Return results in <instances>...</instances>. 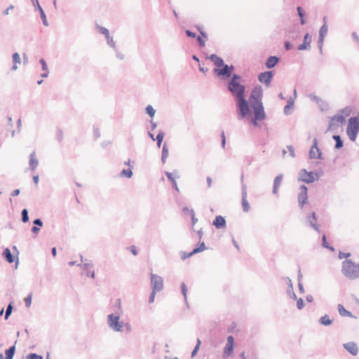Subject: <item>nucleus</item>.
Here are the masks:
<instances>
[{
	"label": "nucleus",
	"instance_id": "4c0bfd02",
	"mask_svg": "<svg viewBox=\"0 0 359 359\" xmlns=\"http://www.w3.org/2000/svg\"><path fill=\"white\" fill-rule=\"evenodd\" d=\"M241 76L237 74H233L231 76L229 79L227 83H241Z\"/></svg>",
	"mask_w": 359,
	"mask_h": 359
},
{
	"label": "nucleus",
	"instance_id": "e2e57ef3",
	"mask_svg": "<svg viewBox=\"0 0 359 359\" xmlns=\"http://www.w3.org/2000/svg\"><path fill=\"white\" fill-rule=\"evenodd\" d=\"M33 224L34 226L41 228L43 226V222L40 218L35 219L33 221Z\"/></svg>",
	"mask_w": 359,
	"mask_h": 359
},
{
	"label": "nucleus",
	"instance_id": "4468645a",
	"mask_svg": "<svg viewBox=\"0 0 359 359\" xmlns=\"http://www.w3.org/2000/svg\"><path fill=\"white\" fill-rule=\"evenodd\" d=\"M312 39L309 32L306 33L304 36L303 43L298 46L299 50H309L311 49V43Z\"/></svg>",
	"mask_w": 359,
	"mask_h": 359
},
{
	"label": "nucleus",
	"instance_id": "774afa93",
	"mask_svg": "<svg viewBox=\"0 0 359 359\" xmlns=\"http://www.w3.org/2000/svg\"><path fill=\"white\" fill-rule=\"evenodd\" d=\"M123 327H125V329L128 333H130L132 332V326L129 323H124Z\"/></svg>",
	"mask_w": 359,
	"mask_h": 359
},
{
	"label": "nucleus",
	"instance_id": "58836bf2",
	"mask_svg": "<svg viewBox=\"0 0 359 359\" xmlns=\"http://www.w3.org/2000/svg\"><path fill=\"white\" fill-rule=\"evenodd\" d=\"M21 220H22V222L23 223H27L29 220V212H28L27 209H26V208H24V209L22 210V212H21Z\"/></svg>",
	"mask_w": 359,
	"mask_h": 359
},
{
	"label": "nucleus",
	"instance_id": "680f3d73",
	"mask_svg": "<svg viewBox=\"0 0 359 359\" xmlns=\"http://www.w3.org/2000/svg\"><path fill=\"white\" fill-rule=\"evenodd\" d=\"M57 140L60 142L62 140L63 138V132L60 128H57Z\"/></svg>",
	"mask_w": 359,
	"mask_h": 359
},
{
	"label": "nucleus",
	"instance_id": "c03bdc74",
	"mask_svg": "<svg viewBox=\"0 0 359 359\" xmlns=\"http://www.w3.org/2000/svg\"><path fill=\"white\" fill-rule=\"evenodd\" d=\"M206 249L205 245L203 242L201 243L198 247L193 249V253L197 254L203 252Z\"/></svg>",
	"mask_w": 359,
	"mask_h": 359
},
{
	"label": "nucleus",
	"instance_id": "6e6552de",
	"mask_svg": "<svg viewBox=\"0 0 359 359\" xmlns=\"http://www.w3.org/2000/svg\"><path fill=\"white\" fill-rule=\"evenodd\" d=\"M247 116L246 118H248ZM251 123L254 126H258L259 123L258 121H264L266 117V113L264 110H252V115H251Z\"/></svg>",
	"mask_w": 359,
	"mask_h": 359
},
{
	"label": "nucleus",
	"instance_id": "412c9836",
	"mask_svg": "<svg viewBox=\"0 0 359 359\" xmlns=\"http://www.w3.org/2000/svg\"><path fill=\"white\" fill-rule=\"evenodd\" d=\"M344 348L352 355L355 356L358 353V348L355 342L351 341L344 344Z\"/></svg>",
	"mask_w": 359,
	"mask_h": 359
},
{
	"label": "nucleus",
	"instance_id": "a19ab883",
	"mask_svg": "<svg viewBox=\"0 0 359 359\" xmlns=\"http://www.w3.org/2000/svg\"><path fill=\"white\" fill-rule=\"evenodd\" d=\"M201 344V340L199 339H197L196 344L195 347L194 348V349L192 350L191 353V357L192 358L196 355V354L199 350Z\"/></svg>",
	"mask_w": 359,
	"mask_h": 359
},
{
	"label": "nucleus",
	"instance_id": "39448f33",
	"mask_svg": "<svg viewBox=\"0 0 359 359\" xmlns=\"http://www.w3.org/2000/svg\"><path fill=\"white\" fill-rule=\"evenodd\" d=\"M359 133V114L348 118L346 134L349 140L355 142Z\"/></svg>",
	"mask_w": 359,
	"mask_h": 359
},
{
	"label": "nucleus",
	"instance_id": "f704fd0d",
	"mask_svg": "<svg viewBox=\"0 0 359 359\" xmlns=\"http://www.w3.org/2000/svg\"><path fill=\"white\" fill-rule=\"evenodd\" d=\"M233 345L226 344L224 348L223 357L227 358L233 352Z\"/></svg>",
	"mask_w": 359,
	"mask_h": 359
},
{
	"label": "nucleus",
	"instance_id": "bf43d9fd",
	"mask_svg": "<svg viewBox=\"0 0 359 359\" xmlns=\"http://www.w3.org/2000/svg\"><path fill=\"white\" fill-rule=\"evenodd\" d=\"M39 63L41 65V68L43 71H48V65L46 64V60L43 58H41L39 60Z\"/></svg>",
	"mask_w": 359,
	"mask_h": 359
},
{
	"label": "nucleus",
	"instance_id": "69168bd1",
	"mask_svg": "<svg viewBox=\"0 0 359 359\" xmlns=\"http://www.w3.org/2000/svg\"><path fill=\"white\" fill-rule=\"evenodd\" d=\"M156 292H157V291H154V290L151 291L150 296L149 297V304H151L154 302Z\"/></svg>",
	"mask_w": 359,
	"mask_h": 359
},
{
	"label": "nucleus",
	"instance_id": "20e7f679",
	"mask_svg": "<svg viewBox=\"0 0 359 359\" xmlns=\"http://www.w3.org/2000/svg\"><path fill=\"white\" fill-rule=\"evenodd\" d=\"M342 273L350 279L359 277V264H355L351 259H346L342 262Z\"/></svg>",
	"mask_w": 359,
	"mask_h": 359
},
{
	"label": "nucleus",
	"instance_id": "cd10ccee",
	"mask_svg": "<svg viewBox=\"0 0 359 359\" xmlns=\"http://www.w3.org/2000/svg\"><path fill=\"white\" fill-rule=\"evenodd\" d=\"M332 138L335 141V149H340L344 147V142L339 135H334Z\"/></svg>",
	"mask_w": 359,
	"mask_h": 359
},
{
	"label": "nucleus",
	"instance_id": "72a5a7b5",
	"mask_svg": "<svg viewBox=\"0 0 359 359\" xmlns=\"http://www.w3.org/2000/svg\"><path fill=\"white\" fill-rule=\"evenodd\" d=\"M168 154H169L168 147L167 143L165 142L163 144V148H162L161 161H162L163 163H165L166 158L168 156Z\"/></svg>",
	"mask_w": 359,
	"mask_h": 359
},
{
	"label": "nucleus",
	"instance_id": "2eb2a0df",
	"mask_svg": "<svg viewBox=\"0 0 359 359\" xmlns=\"http://www.w3.org/2000/svg\"><path fill=\"white\" fill-rule=\"evenodd\" d=\"M241 195H242L241 204H242L243 210L245 212H249V210L250 209V206L249 203L247 201V186H246V184H243Z\"/></svg>",
	"mask_w": 359,
	"mask_h": 359
},
{
	"label": "nucleus",
	"instance_id": "c9c22d12",
	"mask_svg": "<svg viewBox=\"0 0 359 359\" xmlns=\"http://www.w3.org/2000/svg\"><path fill=\"white\" fill-rule=\"evenodd\" d=\"M322 246L324 248L330 250L331 252H334L335 250L334 248L329 244L327 241L326 235L323 234L322 236Z\"/></svg>",
	"mask_w": 359,
	"mask_h": 359
},
{
	"label": "nucleus",
	"instance_id": "4be33fe9",
	"mask_svg": "<svg viewBox=\"0 0 359 359\" xmlns=\"http://www.w3.org/2000/svg\"><path fill=\"white\" fill-rule=\"evenodd\" d=\"M334 121L339 123H343L346 121L345 116H344L342 114H339L334 115L330 118V121L329 123V127L327 128V130L332 129L333 126H334V124H335Z\"/></svg>",
	"mask_w": 359,
	"mask_h": 359
},
{
	"label": "nucleus",
	"instance_id": "7c9ffc66",
	"mask_svg": "<svg viewBox=\"0 0 359 359\" xmlns=\"http://www.w3.org/2000/svg\"><path fill=\"white\" fill-rule=\"evenodd\" d=\"M319 323L324 326H329L333 323V320L330 319L327 314L320 317L318 320Z\"/></svg>",
	"mask_w": 359,
	"mask_h": 359
},
{
	"label": "nucleus",
	"instance_id": "79ce46f5",
	"mask_svg": "<svg viewBox=\"0 0 359 359\" xmlns=\"http://www.w3.org/2000/svg\"><path fill=\"white\" fill-rule=\"evenodd\" d=\"M146 113L151 117L154 118L155 115L156 110L153 108V107L150 104L147 105L145 108Z\"/></svg>",
	"mask_w": 359,
	"mask_h": 359
},
{
	"label": "nucleus",
	"instance_id": "a211bd4d",
	"mask_svg": "<svg viewBox=\"0 0 359 359\" xmlns=\"http://www.w3.org/2000/svg\"><path fill=\"white\" fill-rule=\"evenodd\" d=\"M212 225L217 229H222L226 226V222L223 216L217 215L213 220Z\"/></svg>",
	"mask_w": 359,
	"mask_h": 359
},
{
	"label": "nucleus",
	"instance_id": "7ed1b4c3",
	"mask_svg": "<svg viewBox=\"0 0 359 359\" xmlns=\"http://www.w3.org/2000/svg\"><path fill=\"white\" fill-rule=\"evenodd\" d=\"M263 88L257 84L255 86L250 94L248 102L250 104V109L252 110H264L262 102Z\"/></svg>",
	"mask_w": 359,
	"mask_h": 359
},
{
	"label": "nucleus",
	"instance_id": "b1692460",
	"mask_svg": "<svg viewBox=\"0 0 359 359\" xmlns=\"http://www.w3.org/2000/svg\"><path fill=\"white\" fill-rule=\"evenodd\" d=\"M294 100L293 98L290 97L287 102V104L285 106L283 111L285 115H290L292 114V109L294 107Z\"/></svg>",
	"mask_w": 359,
	"mask_h": 359
},
{
	"label": "nucleus",
	"instance_id": "a18cd8bd",
	"mask_svg": "<svg viewBox=\"0 0 359 359\" xmlns=\"http://www.w3.org/2000/svg\"><path fill=\"white\" fill-rule=\"evenodd\" d=\"M351 111H352V109L349 106H347V107L340 109V111H339V112H341L342 114V115L344 116H345V118L346 116H349L350 114H351Z\"/></svg>",
	"mask_w": 359,
	"mask_h": 359
},
{
	"label": "nucleus",
	"instance_id": "bb28decb",
	"mask_svg": "<svg viewBox=\"0 0 359 359\" xmlns=\"http://www.w3.org/2000/svg\"><path fill=\"white\" fill-rule=\"evenodd\" d=\"M283 180V175L280 174L277 175L274 180H273V194H276L278 193V189L282 182Z\"/></svg>",
	"mask_w": 359,
	"mask_h": 359
},
{
	"label": "nucleus",
	"instance_id": "09e8293b",
	"mask_svg": "<svg viewBox=\"0 0 359 359\" xmlns=\"http://www.w3.org/2000/svg\"><path fill=\"white\" fill-rule=\"evenodd\" d=\"M180 255H181V259L182 260H185L186 259L193 256L194 255H195V253H193V250L189 253L186 252H184V251H181L180 252Z\"/></svg>",
	"mask_w": 359,
	"mask_h": 359
},
{
	"label": "nucleus",
	"instance_id": "49530a36",
	"mask_svg": "<svg viewBox=\"0 0 359 359\" xmlns=\"http://www.w3.org/2000/svg\"><path fill=\"white\" fill-rule=\"evenodd\" d=\"M181 292L184 296L186 303H187V287L184 283L181 284Z\"/></svg>",
	"mask_w": 359,
	"mask_h": 359
},
{
	"label": "nucleus",
	"instance_id": "ea45409f",
	"mask_svg": "<svg viewBox=\"0 0 359 359\" xmlns=\"http://www.w3.org/2000/svg\"><path fill=\"white\" fill-rule=\"evenodd\" d=\"M13 309V302H10L8 304V306L6 307V309L5 316H4V319L5 320H8V318L10 317V316L12 313Z\"/></svg>",
	"mask_w": 359,
	"mask_h": 359
},
{
	"label": "nucleus",
	"instance_id": "1a4fd4ad",
	"mask_svg": "<svg viewBox=\"0 0 359 359\" xmlns=\"http://www.w3.org/2000/svg\"><path fill=\"white\" fill-rule=\"evenodd\" d=\"M151 285L152 290L160 292L163 288V280L162 277L154 273L151 274Z\"/></svg>",
	"mask_w": 359,
	"mask_h": 359
},
{
	"label": "nucleus",
	"instance_id": "6ab92c4d",
	"mask_svg": "<svg viewBox=\"0 0 359 359\" xmlns=\"http://www.w3.org/2000/svg\"><path fill=\"white\" fill-rule=\"evenodd\" d=\"M280 62V57L276 55H271L268 57L265 61V66L267 69H271L275 67Z\"/></svg>",
	"mask_w": 359,
	"mask_h": 359
},
{
	"label": "nucleus",
	"instance_id": "13d9d810",
	"mask_svg": "<svg viewBox=\"0 0 359 359\" xmlns=\"http://www.w3.org/2000/svg\"><path fill=\"white\" fill-rule=\"evenodd\" d=\"M304 302L303 299L299 298V299H297V307L299 310L302 309L304 307Z\"/></svg>",
	"mask_w": 359,
	"mask_h": 359
},
{
	"label": "nucleus",
	"instance_id": "c756f323",
	"mask_svg": "<svg viewBox=\"0 0 359 359\" xmlns=\"http://www.w3.org/2000/svg\"><path fill=\"white\" fill-rule=\"evenodd\" d=\"M288 280V287L287 289V294L290 297V298L296 300L297 299L296 294L293 290V285L291 280L289 278H287Z\"/></svg>",
	"mask_w": 359,
	"mask_h": 359
},
{
	"label": "nucleus",
	"instance_id": "f8f14e48",
	"mask_svg": "<svg viewBox=\"0 0 359 359\" xmlns=\"http://www.w3.org/2000/svg\"><path fill=\"white\" fill-rule=\"evenodd\" d=\"M2 256L4 259L9 264H12L15 262V268L18 267V265L19 264V259L18 257H17L15 255H13L11 250L8 248H5L2 252Z\"/></svg>",
	"mask_w": 359,
	"mask_h": 359
},
{
	"label": "nucleus",
	"instance_id": "423d86ee",
	"mask_svg": "<svg viewBox=\"0 0 359 359\" xmlns=\"http://www.w3.org/2000/svg\"><path fill=\"white\" fill-rule=\"evenodd\" d=\"M233 70V65H228L224 63V65L215 68L213 72L217 76L221 78L222 80H227L231 76Z\"/></svg>",
	"mask_w": 359,
	"mask_h": 359
},
{
	"label": "nucleus",
	"instance_id": "37998d69",
	"mask_svg": "<svg viewBox=\"0 0 359 359\" xmlns=\"http://www.w3.org/2000/svg\"><path fill=\"white\" fill-rule=\"evenodd\" d=\"M328 27L327 25L323 24L319 30V36L325 37L327 34Z\"/></svg>",
	"mask_w": 359,
	"mask_h": 359
},
{
	"label": "nucleus",
	"instance_id": "473e14b6",
	"mask_svg": "<svg viewBox=\"0 0 359 359\" xmlns=\"http://www.w3.org/2000/svg\"><path fill=\"white\" fill-rule=\"evenodd\" d=\"M338 311L341 316L353 317L352 313L347 311L341 304H338Z\"/></svg>",
	"mask_w": 359,
	"mask_h": 359
},
{
	"label": "nucleus",
	"instance_id": "052dcab7",
	"mask_svg": "<svg viewBox=\"0 0 359 359\" xmlns=\"http://www.w3.org/2000/svg\"><path fill=\"white\" fill-rule=\"evenodd\" d=\"M185 34H186L187 36H188L189 38H191V39L196 38V36H197L195 32H191L189 29H186L185 30Z\"/></svg>",
	"mask_w": 359,
	"mask_h": 359
},
{
	"label": "nucleus",
	"instance_id": "2f4dec72",
	"mask_svg": "<svg viewBox=\"0 0 359 359\" xmlns=\"http://www.w3.org/2000/svg\"><path fill=\"white\" fill-rule=\"evenodd\" d=\"M15 353V345L10 346L5 351V359H13Z\"/></svg>",
	"mask_w": 359,
	"mask_h": 359
},
{
	"label": "nucleus",
	"instance_id": "9b49d317",
	"mask_svg": "<svg viewBox=\"0 0 359 359\" xmlns=\"http://www.w3.org/2000/svg\"><path fill=\"white\" fill-rule=\"evenodd\" d=\"M299 176L300 177L299 178V180L304 182L307 184L313 183L316 180V178L314 177V172H308L306 171V169H302L300 170Z\"/></svg>",
	"mask_w": 359,
	"mask_h": 359
},
{
	"label": "nucleus",
	"instance_id": "de8ad7c7",
	"mask_svg": "<svg viewBox=\"0 0 359 359\" xmlns=\"http://www.w3.org/2000/svg\"><path fill=\"white\" fill-rule=\"evenodd\" d=\"M121 175L126 177L127 178H130L133 176V171L130 168L123 169L121 171Z\"/></svg>",
	"mask_w": 359,
	"mask_h": 359
},
{
	"label": "nucleus",
	"instance_id": "6e6d98bb",
	"mask_svg": "<svg viewBox=\"0 0 359 359\" xmlns=\"http://www.w3.org/2000/svg\"><path fill=\"white\" fill-rule=\"evenodd\" d=\"M13 62L15 64H20L21 62V59L18 53H14L12 55Z\"/></svg>",
	"mask_w": 359,
	"mask_h": 359
},
{
	"label": "nucleus",
	"instance_id": "3c124183",
	"mask_svg": "<svg viewBox=\"0 0 359 359\" xmlns=\"http://www.w3.org/2000/svg\"><path fill=\"white\" fill-rule=\"evenodd\" d=\"M40 17L42 20V22L44 26H48V20L46 19V13L44 12V11L43 9H41V13H40Z\"/></svg>",
	"mask_w": 359,
	"mask_h": 359
},
{
	"label": "nucleus",
	"instance_id": "aec40b11",
	"mask_svg": "<svg viewBox=\"0 0 359 359\" xmlns=\"http://www.w3.org/2000/svg\"><path fill=\"white\" fill-rule=\"evenodd\" d=\"M309 226L313 228L315 231L320 233L319 225L317 223V217L315 212H312L310 215L307 217Z\"/></svg>",
	"mask_w": 359,
	"mask_h": 359
},
{
	"label": "nucleus",
	"instance_id": "0e129e2a",
	"mask_svg": "<svg viewBox=\"0 0 359 359\" xmlns=\"http://www.w3.org/2000/svg\"><path fill=\"white\" fill-rule=\"evenodd\" d=\"M350 256H351V253L350 252L344 253V252H339L338 257H339V259H341L343 258H348Z\"/></svg>",
	"mask_w": 359,
	"mask_h": 359
},
{
	"label": "nucleus",
	"instance_id": "0eeeda50",
	"mask_svg": "<svg viewBox=\"0 0 359 359\" xmlns=\"http://www.w3.org/2000/svg\"><path fill=\"white\" fill-rule=\"evenodd\" d=\"M274 75L275 72L273 70L265 71L259 74L257 79L260 83H263L266 86H269Z\"/></svg>",
	"mask_w": 359,
	"mask_h": 359
},
{
	"label": "nucleus",
	"instance_id": "9d476101",
	"mask_svg": "<svg viewBox=\"0 0 359 359\" xmlns=\"http://www.w3.org/2000/svg\"><path fill=\"white\" fill-rule=\"evenodd\" d=\"M309 157L311 159H323L321 150L318 147L317 138H314L313 140V145L309 151Z\"/></svg>",
	"mask_w": 359,
	"mask_h": 359
},
{
	"label": "nucleus",
	"instance_id": "f03ea898",
	"mask_svg": "<svg viewBox=\"0 0 359 359\" xmlns=\"http://www.w3.org/2000/svg\"><path fill=\"white\" fill-rule=\"evenodd\" d=\"M113 307V310L116 313H110L107 316L108 326L115 332H122L123 331L124 322L120 320V316L118 314L119 311L121 309L120 299L116 300V303Z\"/></svg>",
	"mask_w": 359,
	"mask_h": 359
},
{
	"label": "nucleus",
	"instance_id": "a878e982",
	"mask_svg": "<svg viewBox=\"0 0 359 359\" xmlns=\"http://www.w3.org/2000/svg\"><path fill=\"white\" fill-rule=\"evenodd\" d=\"M29 168H30V169L32 171H34L36 168V167L38 166L39 161H38V160L35 157V152L34 151H33L29 155Z\"/></svg>",
	"mask_w": 359,
	"mask_h": 359
},
{
	"label": "nucleus",
	"instance_id": "393cba45",
	"mask_svg": "<svg viewBox=\"0 0 359 359\" xmlns=\"http://www.w3.org/2000/svg\"><path fill=\"white\" fill-rule=\"evenodd\" d=\"M165 176L167 177L168 180L170 181L171 184H172V188L177 191V192H179L180 190H179V188L177 187V182L175 180V177L173 176V173L172 172H168V171H165Z\"/></svg>",
	"mask_w": 359,
	"mask_h": 359
},
{
	"label": "nucleus",
	"instance_id": "603ef678",
	"mask_svg": "<svg viewBox=\"0 0 359 359\" xmlns=\"http://www.w3.org/2000/svg\"><path fill=\"white\" fill-rule=\"evenodd\" d=\"M190 215L191 217V224H192L191 229H192V230H194V225L198 222V219L195 217V212L193 209H191V210H190Z\"/></svg>",
	"mask_w": 359,
	"mask_h": 359
},
{
	"label": "nucleus",
	"instance_id": "864d4df0",
	"mask_svg": "<svg viewBox=\"0 0 359 359\" xmlns=\"http://www.w3.org/2000/svg\"><path fill=\"white\" fill-rule=\"evenodd\" d=\"M324 39H325V37H322V36H318V47L319 48V51H320V54L323 53V46Z\"/></svg>",
	"mask_w": 359,
	"mask_h": 359
},
{
	"label": "nucleus",
	"instance_id": "338daca9",
	"mask_svg": "<svg viewBox=\"0 0 359 359\" xmlns=\"http://www.w3.org/2000/svg\"><path fill=\"white\" fill-rule=\"evenodd\" d=\"M93 135L95 139H98L100 137V132L97 128H93Z\"/></svg>",
	"mask_w": 359,
	"mask_h": 359
},
{
	"label": "nucleus",
	"instance_id": "ddd939ff",
	"mask_svg": "<svg viewBox=\"0 0 359 359\" xmlns=\"http://www.w3.org/2000/svg\"><path fill=\"white\" fill-rule=\"evenodd\" d=\"M300 192L298 194V203L299 206L302 208L304 205L307 203L308 201V188L306 185L302 184L300 186Z\"/></svg>",
	"mask_w": 359,
	"mask_h": 359
},
{
	"label": "nucleus",
	"instance_id": "5701e85b",
	"mask_svg": "<svg viewBox=\"0 0 359 359\" xmlns=\"http://www.w3.org/2000/svg\"><path fill=\"white\" fill-rule=\"evenodd\" d=\"M207 58L210 59L214 65L217 67V68L220 67L221 66L224 65V62L223 59L216 54H211L210 56H207Z\"/></svg>",
	"mask_w": 359,
	"mask_h": 359
},
{
	"label": "nucleus",
	"instance_id": "5fc2aeb1",
	"mask_svg": "<svg viewBox=\"0 0 359 359\" xmlns=\"http://www.w3.org/2000/svg\"><path fill=\"white\" fill-rule=\"evenodd\" d=\"M196 39L197 41V43L200 48L205 47V41L201 36H196Z\"/></svg>",
	"mask_w": 359,
	"mask_h": 359
},
{
	"label": "nucleus",
	"instance_id": "c85d7f7f",
	"mask_svg": "<svg viewBox=\"0 0 359 359\" xmlns=\"http://www.w3.org/2000/svg\"><path fill=\"white\" fill-rule=\"evenodd\" d=\"M297 11L298 15L299 17V20H300L301 25H305L306 23V21L305 19L306 13L304 11V10L303 9V8L302 6H297Z\"/></svg>",
	"mask_w": 359,
	"mask_h": 359
},
{
	"label": "nucleus",
	"instance_id": "4d7b16f0",
	"mask_svg": "<svg viewBox=\"0 0 359 359\" xmlns=\"http://www.w3.org/2000/svg\"><path fill=\"white\" fill-rule=\"evenodd\" d=\"M32 293H29L25 299V306L29 308L32 303Z\"/></svg>",
	"mask_w": 359,
	"mask_h": 359
},
{
	"label": "nucleus",
	"instance_id": "8fccbe9b",
	"mask_svg": "<svg viewBox=\"0 0 359 359\" xmlns=\"http://www.w3.org/2000/svg\"><path fill=\"white\" fill-rule=\"evenodd\" d=\"M43 356L41 355H39L35 353H30L27 355V359H43Z\"/></svg>",
	"mask_w": 359,
	"mask_h": 359
},
{
	"label": "nucleus",
	"instance_id": "f3484780",
	"mask_svg": "<svg viewBox=\"0 0 359 359\" xmlns=\"http://www.w3.org/2000/svg\"><path fill=\"white\" fill-rule=\"evenodd\" d=\"M78 266H81L83 271L86 273V276L88 277H90L92 278H95V271L94 270H90L93 267V264L92 263H84L82 264L81 263L77 264Z\"/></svg>",
	"mask_w": 359,
	"mask_h": 359
},
{
	"label": "nucleus",
	"instance_id": "dca6fc26",
	"mask_svg": "<svg viewBox=\"0 0 359 359\" xmlns=\"http://www.w3.org/2000/svg\"><path fill=\"white\" fill-rule=\"evenodd\" d=\"M99 29H100V32L104 35V36H105V38L107 39V44L110 47H111L114 49H115L116 48V44H115V42L113 40V38L111 36H110L109 29H107L106 27H99Z\"/></svg>",
	"mask_w": 359,
	"mask_h": 359
},
{
	"label": "nucleus",
	"instance_id": "f257e3e1",
	"mask_svg": "<svg viewBox=\"0 0 359 359\" xmlns=\"http://www.w3.org/2000/svg\"><path fill=\"white\" fill-rule=\"evenodd\" d=\"M226 88L231 95L235 98L236 112L239 120L251 116L252 111L250 104L245 97V86L241 83H226Z\"/></svg>",
	"mask_w": 359,
	"mask_h": 359
},
{
	"label": "nucleus",
	"instance_id": "e433bc0d",
	"mask_svg": "<svg viewBox=\"0 0 359 359\" xmlns=\"http://www.w3.org/2000/svg\"><path fill=\"white\" fill-rule=\"evenodd\" d=\"M165 136V133L162 130L159 131L155 138V140L156 141V146L158 148H160L162 144V142Z\"/></svg>",
	"mask_w": 359,
	"mask_h": 359
}]
</instances>
